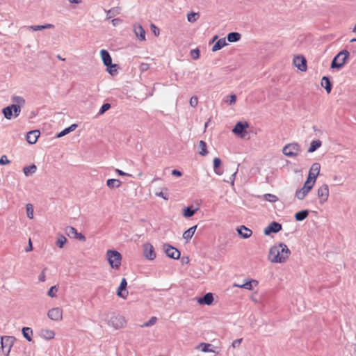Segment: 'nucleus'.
Returning a JSON list of instances; mask_svg holds the SVG:
<instances>
[{"instance_id": "nucleus-1", "label": "nucleus", "mask_w": 356, "mask_h": 356, "mask_svg": "<svg viewBox=\"0 0 356 356\" xmlns=\"http://www.w3.org/2000/svg\"><path fill=\"white\" fill-rule=\"evenodd\" d=\"M291 254V250L285 243H279L270 248L268 259L271 263L283 264L289 260Z\"/></svg>"}, {"instance_id": "nucleus-2", "label": "nucleus", "mask_w": 356, "mask_h": 356, "mask_svg": "<svg viewBox=\"0 0 356 356\" xmlns=\"http://www.w3.org/2000/svg\"><path fill=\"white\" fill-rule=\"evenodd\" d=\"M106 259L111 267L115 270H118L122 264V256L117 250H108L106 251Z\"/></svg>"}, {"instance_id": "nucleus-3", "label": "nucleus", "mask_w": 356, "mask_h": 356, "mask_svg": "<svg viewBox=\"0 0 356 356\" xmlns=\"http://www.w3.org/2000/svg\"><path fill=\"white\" fill-rule=\"evenodd\" d=\"M349 56L350 53L346 49L341 51L334 57L331 63V67L332 69L341 68L346 63Z\"/></svg>"}, {"instance_id": "nucleus-4", "label": "nucleus", "mask_w": 356, "mask_h": 356, "mask_svg": "<svg viewBox=\"0 0 356 356\" xmlns=\"http://www.w3.org/2000/svg\"><path fill=\"white\" fill-rule=\"evenodd\" d=\"M301 152L300 145L298 143H291L286 145L282 149V153L288 157H296Z\"/></svg>"}, {"instance_id": "nucleus-5", "label": "nucleus", "mask_w": 356, "mask_h": 356, "mask_svg": "<svg viewBox=\"0 0 356 356\" xmlns=\"http://www.w3.org/2000/svg\"><path fill=\"white\" fill-rule=\"evenodd\" d=\"M248 127L249 124L247 122H238L232 129V132L241 138H248V132L247 129Z\"/></svg>"}, {"instance_id": "nucleus-6", "label": "nucleus", "mask_w": 356, "mask_h": 356, "mask_svg": "<svg viewBox=\"0 0 356 356\" xmlns=\"http://www.w3.org/2000/svg\"><path fill=\"white\" fill-rule=\"evenodd\" d=\"M2 112L6 119L10 120L13 117L17 118L19 115L21 109L19 105H10L4 108Z\"/></svg>"}, {"instance_id": "nucleus-7", "label": "nucleus", "mask_w": 356, "mask_h": 356, "mask_svg": "<svg viewBox=\"0 0 356 356\" xmlns=\"http://www.w3.org/2000/svg\"><path fill=\"white\" fill-rule=\"evenodd\" d=\"M321 170V165L318 163H314L312 165L309 171L308 177L306 181H310L313 185L315 184L316 178L319 175Z\"/></svg>"}, {"instance_id": "nucleus-8", "label": "nucleus", "mask_w": 356, "mask_h": 356, "mask_svg": "<svg viewBox=\"0 0 356 356\" xmlns=\"http://www.w3.org/2000/svg\"><path fill=\"white\" fill-rule=\"evenodd\" d=\"M143 255L147 259L150 261L155 259L156 254L154 246L150 243H145L143 245Z\"/></svg>"}, {"instance_id": "nucleus-9", "label": "nucleus", "mask_w": 356, "mask_h": 356, "mask_svg": "<svg viewBox=\"0 0 356 356\" xmlns=\"http://www.w3.org/2000/svg\"><path fill=\"white\" fill-rule=\"evenodd\" d=\"M330 195L329 187L327 184H324L317 190V196L319 198L321 204H323L328 200Z\"/></svg>"}, {"instance_id": "nucleus-10", "label": "nucleus", "mask_w": 356, "mask_h": 356, "mask_svg": "<svg viewBox=\"0 0 356 356\" xmlns=\"http://www.w3.org/2000/svg\"><path fill=\"white\" fill-rule=\"evenodd\" d=\"M314 185L312 184L310 181H305L303 186L296 193V197L300 200H303L309 191L312 189Z\"/></svg>"}, {"instance_id": "nucleus-11", "label": "nucleus", "mask_w": 356, "mask_h": 356, "mask_svg": "<svg viewBox=\"0 0 356 356\" xmlns=\"http://www.w3.org/2000/svg\"><path fill=\"white\" fill-rule=\"evenodd\" d=\"M15 338L13 337L5 336L1 337V348L4 353L8 354L10 348L14 343Z\"/></svg>"}, {"instance_id": "nucleus-12", "label": "nucleus", "mask_w": 356, "mask_h": 356, "mask_svg": "<svg viewBox=\"0 0 356 356\" xmlns=\"http://www.w3.org/2000/svg\"><path fill=\"white\" fill-rule=\"evenodd\" d=\"M48 317L54 321H60L63 319V309L60 307H54L48 311Z\"/></svg>"}, {"instance_id": "nucleus-13", "label": "nucleus", "mask_w": 356, "mask_h": 356, "mask_svg": "<svg viewBox=\"0 0 356 356\" xmlns=\"http://www.w3.org/2000/svg\"><path fill=\"white\" fill-rule=\"evenodd\" d=\"M164 251L166 255L174 259H178L180 257V252L175 248L170 245H164Z\"/></svg>"}, {"instance_id": "nucleus-14", "label": "nucleus", "mask_w": 356, "mask_h": 356, "mask_svg": "<svg viewBox=\"0 0 356 356\" xmlns=\"http://www.w3.org/2000/svg\"><path fill=\"white\" fill-rule=\"evenodd\" d=\"M127 280L125 278H122L120 284V286L118 288L116 293L119 297L123 299H126L128 296L129 293L128 291L127 290Z\"/></svg>"}, {"instance_id": "nucleus-15", "label": "nucleus", "mask_w": 356, "mask_h": 356, "mask_svg": "<svg viewBox=\"0 0 356 356\" xmlns=\"http://www.w3.org/2000/svg\"><path fill=\"white\" fill-rule=\"evenodd\" d=\"M282 229V225L277 222H270L264 230L265 235H269L270 233H277Z\"/></svg>"}, {"instance_id": "nucleus-16", "label": "nucleus", "mask_w": 356, "mask_h": 356, "mask_svg": "<svg viewBox=\"0 0 356 356\" xmlns=\"http://www.w3.org/2000/svg\"><path fill=\"white\" fill-rule=\"evenodd\" d=\"M293 64L302 72H305L307 70V61L302 56H296L293 58Z\"/></svg>"}, {"instance_id": "nucleus-17", "label": "nucleus", "mask_w": 356, "mask_h": 356, "mask_svg": "<svg viewBox=\"0 0 356 356\" xmlns=\"http://www.w3.org/2000/svg\"><path fill=\"white\" fill-rule=\"evenodd\" d=\"M134 32L140 40H145V31L140 24L134 25Z\"/></svg>"}, {"instance_id": "nucleus-18", "label": "nucleus", "mask_w": 356, "mask_h": 356, "mask_svg": "<svg viewBox=\"0 0 356 356\" xmlns=\"http://www.w3.org/2000/svg\"><path fill=\"white\" fill-rule=\"evenodd\" d=\"M40 131L38 130H33L28 132L26 134V140L29 144H35L38 137L40 136Z\"/></svg>"}, {"instance_id": "nucleus-19", "label": "nucleus", "mask_w": 356, "mask_h": 356, "mask_svg": "<svg viewBox=\"0 0 356 356\" xmlns=\"http://www.w3.org/2000/svg\"><path fill=\"white\" fill-rule=\"evenodd\" d=\"M258 284V282L255 280H248L243 284H236L235 286L247 290H252L254 287L257 286Z\"/></svg>"}, {"instance_id": "nucleus-20", "label": "nucleus", "mask_w": 356, "mask_h": 356, "mask_svg": "<svg viewBox=\"0 0 356 356\" xmlns=\"http://www.w3.org/2000/svg\"><path fill=\"white\" fill-rule=\"evenodd\" d=\"M213 302V296L211 293H206L204 297L197 300V302L200 305H211Z\"/></svg>"}, {"instance_id": "nucleus-21", "label": "nucleus", "mask_w": 356, "mask_h": 356, "mask_svg": "<svg viewBox=\"0 0 356 356\" xmlns=\"http://www.w3.org/2000/svg\"><path fill=\"white\" fill-rule=\"evenodd\" d=\"M100 56L102 60V62L105 66L108 65H111L112 58L107 50L102 49L100 51Z\"/></svg>"}, {"instance_id": "nucleus-22", "label": "nucleus", "mask_w": 356, "mask_h": 356, "mask_svg": "<svg viewBox=\"0 0 356 356\" xmlns=\"http://www.w3.org/2000/svg\"><path fill=\"white\" fill-rule=\"evenodd\" d=\"M238 232L239 235H241V236L243 238H249L252 234V230L245 227V226H241L238 229Z\"/></svg>"}, {"instance_id": "nucleus-23", "label": "nucleus", "mask_w": 356, "mask_h": 356, "mask_svg": "<svg viewBox=\"0 0 356 356\" xmlns=\"http://www.w3.org/2000/svg\"><path fill=\"white\" fill-rule=\"evenodd\" d=\"M221 164L222 162L219 158L216 157L213 159V170L214 172L218 175H222L223 173V171L220 169Z\"/></svg>"}, {"instance_id": "nucleus-24", "label": "nucleus", "mask_w": 356, "mask_h": 356, "mask_svg": "<svg viewBox=\"0 0 356 356\" xmlns=\"http://www.w3.org/2000/svg\"><path fill=\"white\" fill-rule=\"evenodd\" d=\"M41 337L45 339H52L55 337V333L53 330L49 329H42L40 332Z\"/></svg>"}, {"instance_id": "nucleus-25", "label": "nucleus", "mask_w": 356, "mask_h": 356, "mask_svg": "<svg viewBox=\"0 0 356 356\" xmlns=\"http://www.w3.org/2000/svg\"><path fill=\"white\" fill-rule=\"evenodd\" d=\"M197 229V225L193 226L190 227L188 229L185 231L183 234V238L187 241L191 240L193 236L194 235Z\"/></svg>"}, {"instance_id": "nucleus-26", "label": "nucleus", "mask_w": 356, "mask_h": 356, "mask_svg": "<svg viewBox=\"0 0 356 356\" xmlns=\"http://www.w3.org/2000/svg\"><path fill=\"white\" fill-rule=\"evenodd\" d=\"M53 28H54V26L51 24H46L44 25H33V26H30L28 27L29 29L32 30L33 31H41L43 29H53Z\"/></svg>"}, {"instance_id": "nucleus-27", "label": "nucleus", "mask_w": 356, "mask_h": 356, "mask_svg": "<svg viewBox=\"0 0 356 356\" xmlns=\"http://www.w3.org/2000/svg\"><path fill=\"white\" fill-rule=\"evenodd\" d=\"M227 43L226 42L225 38H220L219 39L215 44L212 47V51H217L220 49H221L222 47L226 46Z\"/></svg>"}, {"instance_id": "nucleus-28", "label": "nucleus", "mask_w": 356, "mask_h": 356, "mask_svg": "<svg viewBox=\"0 0 356 356\" xmlns=\"http://www.w3.org/2000/svg\"><path fill=\"white\" fill-rule=\"evenodd\" d=\"M113 325L116 328H122L126 325V321L122 317H116L113 320Z\"/></svg>"}, {"instance_id": "nucleus-29", "label": "nucleus", "mask_w": 356, "mask_h": 356, "mask_svg": "<svg viewBox=\"0 0 356 356\" xmlns=\"http://www.w3.org/2000/svg\"><path fill=\"white\" fill-rule=\"evenodd\" d=\"M121 184V181L117 179H109L106 181L107 186L111 189L119 188Z\"/></svg>"}, {"instance_id": "nucleus-30", "label": "nucleus", "mask_w": 356, "mask_h": 356, "mask_svg": "<svg viewBox=\"0 0 356 356\" xmlns=\"http://www.w3.org/2000/svg\"><path fill=\"white\" fill-rule=\"evenodd\" d=\"M227 38L229 42H236L241 39V34L237 32H232L227 35Z\"/></svg>"}, {"instance_id": "nucleus-31", "label": "nucleus", "mask_w": 356, "mask_h": 356, "mask_svg": "<svg viewBox=\"0 0 356 356\" xmlns=\"http://www.w3.org/2000/svg\"><path fill=\"white\" fill-rule=\"evenodd\" d=\"M197 209H193V207H188L183 209L182 214L185 218H190L193 216Z\"/></svg>"}, {"instance_id": "nucleus-32", "label": "nucleus", "mask_w": 356, "mask_h": 356, "mask_svg": "<svg viewBox=\"0 0 356 356\" xmlns=\"http://www.w3.org/2000/svg\"><path fill=\"white\" fill-rule=\"evenodd\" d=\"M322 145V142L320 140H313L308 149V152H314Z\"/></svg>"}, {"instance_id": "nucleus-33", "label": "nucleus", "mask_w": 356, "mask_h": 356, "mask_svg": "<svg viewBox=\"0 0 356 356\" xmlns=\"http://www.w3.org/2000/svg\"><path fill=\"white\" fill-rule=\"evenodd\" d=\"M119 67L117 64H113L106 65V71L111 75L114 76L118 74V70Z\"/></svg>"}, {"instance_id": "nucleus-34", "label": "nucleus", "mask_w": 356, "mask_h": 356, "mask_svg": "<svg viewBox=\"0 0 356 356\" xmlns=\"http://www.w3.org/2000/svg\"><path fill=\"white\" fill-rule=\"evenodd\" d=\"M308 211L307 210H302L297 212L295 214L296 220L298 221H302L308 216Z\"/></svg>"}, {"instance_id": "nucleus-35", "label": "nucleus", "mask_w": 356, "mask_h": 356, "mask_svg": "<svg viewBox=\"0 0 356 356\" xmlns=\"http://www.w3.org/2000/svg\"><path fill=\"white\" fill-rule=\"evenodd\" d=\"M37 167L35 164H32L31 165L25 166L23 168L24 173L25 175L29 176L36 171Z\"/></svg>"}, {"instance_id": "nucleus-36", "label": "nucleus", "mask_w": 356, "mask_h": 356, "mask_svg": "<svg viewBox=\"0 0 356 356\" xmlns=\"http://www.w3.org/2000/svg\"><path fill=\"white\" fill-rule=\"evenodd\" d=\"M22 334L29 341H32L33 330L30 327H24L22 329Z\"/></svg>"}, {"instance_id": "nucleus-37", "label": "nucleus", "mask_w": 356, "mask_h": 356, "mask_svg": "<svg viewBox=\"0 0 356 356\" xmlns=\"http://www.w3.org/2000/svg\"><path fill=\"white\" fill-rule=\"evenodd\" d=\"M321 86L324 89H332V85L330 79L327 76H323L321 80Z\"/></svg>"}, {"instance_id": "nucleus-38", "label": "nucleus", "mask_w": 356, "mask_h": 356, "mask_svg": "<svg viewBox=\"0 0 356 356\" xmlns=\"http://www.w3.org/2000/svg\"><path fill=\"white\" fill-rule=\"evenodd\" d=\"M199 148H200V151H199L200 154H201L202 156H206L208 152L207 149V144L204 141H203V140L200 141Z\"/></svg>"}, {"instance_id": "nucleus-39", "label": "nucleus", "mask_w": 356, "mask_h": 356, "mask_svg": "<svg viewBox=\"0 0 356 356\" xmlns=\"http://www.w3.org/2000/svg\"><path fill=\"white\" fill-rule=\"evenodd\" d=\"M66 242H67V238L63 235H60L57 238L56 244L58 247H59L60 248H63V246L66 243Z\"/></svg>"}, {"instance_id": "nucleus-40", "label": "nucleus", "mask_w": 356, "mask_h": 356, "mask_svg": "<svg viewBox=\"0 0 356 356\" xmlns=\"http://www.w3.org/2000/svg\"><path fill=\"white\" fill-rule=\"evenodd\" d=\"M76 127V124H72L70 127L68 128H66L64 130H63L61 132H60L58 134V137H62L65 135H66L67 134L70 133V131H74Z\"/></svg>"}, {"instance_id": "nucleus-41", "label": "nucleus", "mask_w": 356, "mask_h": 356, "mask_svg": "<svg viewBox=\"0 0 356 356\" xmlns=\"http://www.w3.org/2000/svg\"><path fill=\"white\" fill-rule=\"evenodd\" d=\"M13 102L12 105H19V108L21 109V106H22L24 104V99L21 97H13Z\"/></svg>"}, {"instance_id": "nucleus-42", "label": "nucleus", "mask_w": 356, "mask_h": 356, "mask_svg": "<svg viewBox=\"0 0 356 356\" xmlns=\"http://www.w3.org/2000/svg\"><path fill=\"white\" fill-rule=\"evenodd\" d=\"M210 346H211V344H209V343H201L199 345L198 348H201V350L204 353H207V352L214 353L215 352L214 350L209 349Z\"/></svg>"}, {"instance_id": "nucleus-43", "label": "nucleus", "mask_w": 356, "mask_h": 356, "mask_svg": "<svg viewBox=\"0 0 356 356\" xmlns=\"http://www.w3.org/2000/svg\"><path fill=\"white\" fill-rule=\"evenodd\" d=\"M199 17V14L197 13L191 12L188 14L187 19L190 22H195Z\"/></svg>"}, {"instance_id": "nucleus-44", "label": "nucleus", "mask_w": 356, "mask_h": 356, "mask_svg": "<svg viewBox=\"0 0 356 356\" xmlns=\"http://www.w3.org/2000/svg\"><path fill=\"white\" fill-rule=\"evenodd\" d=\"M26 214L29 218H33V208L31 204H27L26 206Z\"/></svg>"}, {"instance_id": "nucleus-45", "label": "nucleus", "mask_w": 356, "mask_h": 356, "mask_svg": "<svg viewBox=\"0 0 356 356\" xmlns=\"http://www.w3.org/2000/svg\"><path fill=\"white\" fill-rule=\"evenodd\" d=\"M77 232V230L73 227L68 226L65 228V233L70 236H73L74 237Z\"/></svg>"}, {"instance_id": "nucleus-46", "label": "nucleus", "mask_w": 356, "mask_h": 356, "mask_svg": "<svg viewBox=\"0 0 356 356\" xmlns=\"http://www.w3.org/2000/svg\"><path fill=\"white\" fill-rule=\"evenodd\" d=\"M58 291V288L57 286H51L47 293V295L51 298H54L56 296V293Z\"/></svg>"}, {"instance_id": "nucleus-47", "label": "nucleus", "mask_w": 356, "mask_h": 356, "mask_svg": "<svg viewBox=\"0 0 356 356\" xmlns=\"http://www.w3.org/2000/svg\"><path fill=\"white\" fill-rule=\"evenodd\" d=\"M224 101L230 105L234 104L236 101V95H231L230 96L227 97Z\"/></svg>"}, {"instance_id": "nucleus-48", "label": "nucleus", "mask_w": 356, "mask_h": 356, "mask_svg": "<svg viewBox=\"0 0 356 356\" xmlns=\"http://www.w3.org/2000/svg\"><path fill=\"white\" fill-rule=\"evenodd\" d=\"M264 200L270 202H275L278 199L275 195L268 193L264 195Z\"/></svg>"}, {"instance_id": "nucleus-49", "label": "nucleus", "mask_w": 356, "mask_h": 356, "mask_svg": "<svg viewBox=\"0 0 356 356\" xmlns=\"http://www.w3.org/2000/svg\"><path fill=\"white\" fill-rule=\"evenodd\" d=\"M111 108V104H108V103H106V104H104L102 105V106L101 107L99 111V115H102L104 114L106 111H107L109 108Z\"/></svg>"}, {"instance_id": "nucleus-50", "label": "nucleus", "mask_w": 356, "mask_h": 356, "mask_svg": "<svg viewBox=\"0 0 356 356\" xmlns=\"http://www.w3.org/2000/svg\"><path fill=\"white\" fill-rule=\"evenodd\" d=\"M156 321H157L156 317L153 316L147 322L145 323L143 326H144V327L152 326L156 323Z\"/></svg>"}, {"instance_id": "nucleus-51", "label": "nucleus", "mask_w": 356, "mask_h": 356, "mask_svg": "<svg viewBox=\"0 0 356 356\" xmlns=\"http://www.w3.org/2000/svg\"><path fill=\"white\" fill-rule=\"evenodd\" d=\"M191 56L193 59L197 60L200 57V50L198 49H192Z\"/></svg>"}, {"instance_id": "nucleus-52", "label": "nucleus", "mask_w": 356, "mask_h": 356, "mask_svg": "<svg viewBox=\"0 0 356 356\" xmlns=\"http://www.w3.org/2000/svg\"><path fill=\"white\" fill-rule=\"evenodd\" d=\"M10 162L6 155H3L0 159V165L8 164Z\"/></svg>"}, {"instance_id": "nucleus-53", "label": "nucleus", "mask_w": 356, "mask_h": 356, "mask_svg": "<svg viewBox=\"0 0 356 356\" xmlns=\"http://www.w3.org/2000/svg\"><path fill=\"white\" fill-rule=\"evenodd\" d=\"M198 103L197 97H192L190 99V104L193 107H195Z\"/></svg>"}, {"instance_id": "nucleus-54", "label": "nucleus", "mask_w": 356, "mask_h": 356, "mask_svg": "<svg viewBox=\"0 0 356 356\" xmlns=\"http://www.w3.org/2000/svg\"><path fill=\"white\" fill-rule=\"evenodd\" d=\"M149 68V65L147 63H143L140 65V70L142 72L147 71Z\"/></svg>"}, {"instance_id": "nucleus-55", "label": "nucleus", "mask_w": 356, "mask_h": 356, "mask_svg": "<svg viewBox=\"0 0 356 356\" xmlns=\"http://www.w3.org/2000/svg\"><path fill=\"white\" fill-rule=\"evenodd\" d=\"M242 339H236V340H234L232 343V346L233 348H236V347H238L241 342H242Z\"/></svg>"}, {"instance_id": "nucleus-56", "label": "nucleus", "mask_w": 356, "mask_h": 356, "mask_svg": "<svg viewBox=\"0 0 356 356\" xmlns=\"http://www.w3.org/2000/svg\"><path fill=\"white\" fill-rule=\"evenodd\" d=\"M38 279H39V280L40 282H44L45 281V280H46L45 270H43L41 272V273L39 275Z\"/></svg>"}, {"instance_id": "nucleus-57", "label": "nucleus", "mask_w": 356, "mask_h": 356, "mask_svg": "<svg viewBox=\"0 0 356 356\" xmlns=\"http://www.w3.org/2000/svg\"><path fill=\"white\" fill-rule=\"evenodd\" d=\"M74 238L83 241L86 240V237L82 234L78 232L77 234L74 236Z\"/></svg>"}, {"instance_id": "nucleus-58", "label": "nucleus", "mask_w": 356, "mask_h": 356, "mask_svg": "<svg viewBox=\"0 0 356 356\" xmlns=\"http://www.w3.org/2000/svg\"><path fill=\"white\" fill-rule=\"evenodd\" d=\"M115 15V8L111 9L108 11V15L109 18L113 17Z\"/></svg>"}, {"instance_id": "nucleus-59", "label": "nucleus", "mask_w": 356, "mask_h": 356, "mask_svg": "<svg viewBox=\"0 0 356 356\" xmlns=\"http://www.w3.org/2000/svg\"><path fill=\"white\" fill-rule=\"evenodd\" d=\"M151 28L154 31V33L157 35L159 34V30L156 28V26L154 24H151Z\"/></svg>"}, {"instance_id": "nucleus-60", "label": "nucleus", "mask_w": 356, "mask_h": 356, "mask_svg": "<svg viewBox=\"0 0 356 356\" xmlns=\"http://www.w3.org/2000/svg\"><path fill=\"white\" fill-rule=\"evenodd\" d=\"M172 175H175V176H177V177H181V172L179 170H173L172 171Z\"/></svg>"}, {"instance_id": "nucleus-61", "label": "nucleus", "mask_w": 356, "mask_h": 356, "mask_svg": "<svg viewBox=\"0 0 356 356\" xmlns=\"http://www.w3.org/2000/svg\"><path fill=\"white\" fill-rule=\"evenodd\" d=\"M156 195L158 197H161L164 200H168V197L163 192L156 193Z\"/></svg>"}, {"instance_id": "nucleus-62", "label": "nucleus", "mask_w": 356, "mask_h": 356, "mask_svg": "<svg viewBox=\"0 0 356 356\" xmlns=\"http://www.w3.org/2000/svg\"><path fill=\"white\" fill-rule=\"evenodd\" d=\"M117 172V173L120 175V176H125V175H127V173L124 172L123 171L119 170V169H116L115 170Z\"/></svg>"}, {"instance_id": "nucleus-63", "label": "nucleus", "mask_w": 356, "mask_h": 356, "mask_svg": "<svg viewBox=\"0 0 356 356\" xmlns=\"http://www.w3.org/2000/svg\"><path fill=\"white\" fill-rule=\"evenodd\" d=\"M33 249V246H32V243H31V239H29V248L26 250V252H29V251H31Z\"/></svg>"}, {"instance_id": "nucleus-64", "label": "nucleus", "mask_w": 356, "mask_h": 356, "mask_svg": "<svg viewBox=\"0 0 356 356\" xmlns=\"http://www.w3.org/2000/svg\"><path fill=\"white\" fill-rule=\"evenodd\" d=\"M120 21V19H118V18L113 19L112 20V24H113V26H116L119 23Z\"/></svg>"}]
</instances>
